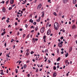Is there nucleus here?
<instances>
[{
    "instance_id": "obj_1",
    "label": "nucleus",
    "mask_w": 77,
    "mask_h": 77,
    "mask_svg": "<svg viewBox=\"0 0 77 77\" xmlns=\"http://www.w3.org/2000/svg\"><path fill=\"white\" fill-rule=\"evenodd\" d=\"M54 27L56 30H57L59 29V23L57 22H55L54 24Z\"/></svg>"
},
{
    "instance_id": "obj_2",
    "label": "nucleus",
    "mask_w": 77,
    "mask_h": 77,
    "mask_svg": "<svg viewBox=\"0 0 77 77\" xmlns=\"http://www.w3.org/2000/svg\"><path fill=\"white\" fill-rule=\"evenodd\" d=\"M51 33V30L50 29H49L47 32V35H49Z\"/></svg>"
},
{
    "instance_id": "obj_3",
    "label": "nucleus",
    "mask_w": 77,
    "mask_h": 77,
    "mask_svg": "<svg viewBox=\"0 0 77 77\" xmlns=\"http://www.w3.org/2000/svg\"><path fill=\"white\" fill-rule=\"evenodd\" d=\"M42 7V4H39L37 8V9H41V8Z\"/></svg>"
},
{
    "instance_id": "obj_4",
    "label": "nucleus",
    "mask_w": 77,
    "mask_h": 77,
    "mask_svg": "<svg viewBox=\"0 0 77 77\" xmlns=\"http://www.w3.org/2000/svg\"><path fill=\"white\" fill-rule=\"evenodd\" d=\"M45 30V28L43 27L41 30V32L42 33H43V32H44V30Z\"/></svg>"
},
{
    "instance_id": "obj_5",
    "label": "nucleus",
    "mask_w": 77,
    "mask_h": 77,
    "mask_svg": "<svg viewBox=\"0 0 77 77\" xmlns=\"http://www.w3.org/2000/svg\"><path fill=\"white\" fill-rule=\"evenodd\" d=\"M58 47H60V48H62V44H61L60 42H59L58 44Z\"/></svg>"
},
{
    "instance_id": "obj_6",
    "label": "nucleus",
    "mask_w": 77,
    "mask_h": 77,
    "mask_svg": "<svg viewBox=\"0 0 77 77\" xmlns=\"http://www.w3.org/2000/svg\"><path fill=\"white\" fill-rule=\"evenodd\" d=\"M57 75V73H56V72H54V73H53V77H56Z\"/></svg>"
},
{
    "instance_id": "obj_7",
    "label": "nucleus",
    "mask_w": 77,
    "mask_h": 77,
    "mask_svg": "<svg viewBox=\"0 0 77 77\" xmlns=\"http://www.w3.org/2000/svg\"><path fill=\"white\" fill-rule=\"evenodd\" d=\"M3 12H6V9L5 7H3L2 9Z\"/></svg>"
},
{
    "instance_id": "obj_8",
    "label": "nucleus",
    "mask_w": 77,
    "mask_h": 77,
    "mask_svg": "<svg viewBox=\"0 0 77 77\" xmlns=\"http://www.w3.org/2000/svg\"><path fill=\"white\" fill-rule=\"evenodd\" d=\"M14 0H11L10 1L11 4H13V3H14Z\"/></svg>"
},
{
    "instance_id": "obj_9",
    "label": "nucleus",
    "mask_w": 77,
    "mask_h": 77,
    "mask_svg": "<svg viewBox=\"0 0 77 77\" xmlns=\"http://www.w3.org/2000/svg\"><path fill=\"white\" fill-rule=\"evenodd\" d=\"M63 2L64 3H67L68 0H63Z\"/></svg>"
},
{
    "instance_id": "obj_10",
    "label": "nucleus",
    "mask_w": 77,
    "mask_h": 77,
    "mask_svg": "<svg viewBox=\"0 0 77 77\" xmlns=\"http://www.w3.org/2000/svg\"><path fill=\"white\" fill-rule=\"evenodd\" d=\"M72 47H70L69 49V52H71V51H72Z\"/></svg>"
},
{
    "instance_id": "obj_11",
    "label": "nucleus",
    "mask_w": 77,
    "mask_h": 77,
    "mask_svg": "<svg viewBox=\"0 0 77 77\" xmlns=\"http://www.w3.org/2000/svg\"><path fill=\"white\" fill-rule=\"evenodd\" d=\"M65 56L66 57H68V53H66L65 54Z\"/></svg>"
},
{
    "instance_id": "obj_12",
    "label": "nucleus",
    "mask_w": 77,
    "mask_h": 77,
    "mask_svg": "<svg viewBox=\"0 0 77 77\" xmlns=\"http://www.w3.org/2000/svg\"><path fill=\"white\" fill-rule=\"evenodd\" d=\"M77 2V0H73V4H75V3Z\"/></svg>"
},
{
    "instance_id": "obj_13",
    "label": "nucleus",
    "mask_w": 77,
    "mask_h": 77,
    "mask_svg": "<svg viewBox=\"0 0 77 77\" xmlns=\"http://www.w3.org/2000/svg\"><path fill=\"white\" fill-rule=\"evenodd\" d=\"M75 27H76V26L75 25H73V26H72V29H75Z\"/></svg>"
},
{
    "instance_id": "obj_14",
    "label": "nucleus",
    "mask_w": 77,
    "mask_h": 77,
    "mask_svg": "<svg viewBox=\"0 0 77 77\" xmlns=\"http://www.w3.org/2000/svg\"><path fill=\"white\" fill-rule=\"evenodd\" d=\"M29 22H31V23H32L33 22V20H32V19H30L29 20Z\"/></svg>"
},
{
    "instance_id": "obj_15",
    "label": "nucleus",
    "mask_w": 77,
    "mask_h": 77,
    "mask_svg": "<svg viewBox=\"0 0 77 77\" xmlns=\"http://www.w3.org/2000/svg\"><path fill=\"white\" fill-rule=\"evenodd\" d=\"M23 67H24V68L25 69V68H27V65H26V64H25L23 66Z\"/></svg>"
},
{
    "instance_id": "obj_16",
    "label": "nucleus",
    "mask_w": 77,
    "mask_h": 77,
    "mask_svg": "<svg viewBox=\"0 0 77 77\" xmlns=\"http://www.w3.org/2000/svg\"><path fill=\"white\" fill-rule=\"evenodd\" d=\"M38 26H36L35 28V31H37V30H38Z\"/></svg>"
},
{
    "instance_id": "obj_17",
    "label": "nucleus",
    "mask_w": 77,
    "mask_h": 77,
    "mask_svg": "<svg viewBox=\"0 0 77 77\" xmlns=\"http://www.w3.org/2000/svg\"><path fill=\"white\" fill-rule=\"evenodd\" d=\"M60 60V57H59L57 59V61H59V60Z\"/></svg>"
},
{
    "instance_id": "obj_18",
    "label": "nucleus",
    "mask_w": 77,
    "mask_h": 77,
    "mask_svg": "<svg viewBox=\"0 0 77 77\" xmlns=\"http://www.w3.org/2000/svg\"><path fill=\"white\" fill-rule=\"evenodd\" d=\"M57 53H58V54H59V49L57 50Z\"/></svg>"
},
{
    "instance_id": "obj_19",
    "label": "nucleus",
    "mask_w": 77,
    "mask_h": 77,
    "mask_svg": "<svg viewBox=\"0 0 77 77\" xmlns=\"http://www.w3.org/2000/svg\"><path fill=\"white\" fill-rule=\"evenodd\" d=\"M36 71H35L36 72H38L39 71H38V68H36Z\"/></svg>"
},
{
    "instance_id": "obj_20",
    "label": "nucleus",
    "mask_w": 77,
    "mask_h": 77,
    "mask_svg": "<svg viewBox=\"0 0 77 77\" xmlns=\"http://www.w3.org/2000/svg\"><path fill=\"white\" fill-rule=\"evenodd\" d=\"M29 52H27L26 54V55H29Z\"/></svg>"
},
{
    "instance_id": "obj_21",
    "label": "nucleus",
    "mask_w": 77,
    "mask_h": 77,
    "mask_svg": "<svg viewBox=\"0 0 77 77\" xmlns=\"http://www.w3.org/2000/svg\"><path fill=\"white\" fill-rule=\"evenodd\" d=\"M53 69L54 70H56V67H55V66H54V67Z\"/></svg>"
},
{
    "instance_id": "obj_22",
    "label": "nucleus",
    "mask_w": 77,
    "mask_h": 77,
    "mask_svg": "<svg viewBox=\"0 0 77 77\" xmlns=\"http://www.w3.org/2000/svg\"><path fill=\"white\" fill-rule=\"evenodd\" d=\"M68 62V60H66L65 61V63H67Z\"/></svg>"
},
{
    "instance_id": "obj_23",
    "label": "nucleus",
    "mask_w": 77,
    "mask_h": 77,
    "mask_svg": "<svg viewBox=\"0 0 77 77\" xmlns=\"http://www.w3.org/2000/svg\"><path fill=\"white\" fill-rule=\"evenodd\" d=\"M30 35V34H28L27 35V38H29V36Z\"/></svg>"
},
{
    "instance_id": "obj_24",
    "label": "nucleus",
    "mask_w": 77,
    "mask_h": 77,
    "mask_svg": "<svg viewBox=\"0 0 77 77\" xmlns=\"http://www.w3.org/2000/svg\"><path fill=\"white\" fill-rule=\"evenodd\" d=\"M54 15H55V16H57V14H56V12L54 13Z\"/></svg>"
},
{
    "instance_id": "obj_25",
    "label": "nucleus",
    "mask_w": 77,
    "mask_h": 77,
    "mask_svg": "<svg viewBox=\"0 0 77 77\" xmlns=\"http://www.w3.org/2000/svg\"><path fill=\"white\" fill-rule=\"evenodd\" d=\"M15 71L16 73H18V69H15Z\"/></svg>"
},
{
    "instance_id": "obj_26",
    "label": "nucleus",
    "mask_w": 77,
    "mask_h": 77,
    "mask_svg": "<svg viewBox=\"0 0 77 77\" xmlns=\"http://www.w3.org/2000/svg\"><path fill=\"white\" fill-rule=\"evenodd\" d=\"M40 19H37V20H36V21H37V22H38H38H39V21H40Z\"/></svg>"
},
{
    "instance_id": "obj_27",
    "label": "nucleus",
    "mask_w": 77,
    "mask_h": 77,
    "mask_svg": "<svg viewBox=\"0 0 77 77\" xmlns=\"http://www.w3.org/2000/svg\"><path fill=\"white\" fill-rule=\"evenodd\" d=\"M12 9V7H9L8 8V10H10Z\"/></svg>"
},
{
    "instance_id": "obj_28",
    "label": "nucleus",
    "mask_w": 77,
    "mask_h": 77,
    "mask_svg": "<svg viewBox=\"0 0 77 77\" xmlns=\"http://www.w3.org/2000/svg\"><path fill=\"white\" fill-rule=\"evenodd\" d=\"M5 18H6V17H3L2 18V20H5Z\"/></svg>"
},
{
    "instance_id": "obj_29",
    "label": "nucleus",
    "mask_w": 77,
    "mask_h": 77,
    "mask_svg": "<svg viewBox=\"0 0 77 77\" xmlns=\"http://www.w3.org/2000/svg\"><path fill=\"white\" fill-rule=\"evenodd\" d=\"M49 24V23H47L46 24V27H48V26Z\"/></svg>"
},
{
    "instance_id": "obj_30",
    "label": "nucleus",
    "mask_w": 77,
    "mask_h": 77,
    "mask_svg": "<svg viewBox=\"0 0 77 77\" xmlns=\"http://www.w3.org/2000/svg\"><path fill=\"white\" fill-rule=\"evenodd\" d=\"M9 0H8V1H7L6 2V5H8V3H9Z\"/></svg>"
},
{
    "instance_id": "obj_31",
    "label": "nucleus",
    "mask_w": 77,
    "mask_h": 77,
    "mask_svg": "<svg viewBox=\"0 0 77 77\" xmlns=\"http://www.w3.org/2000/svg\"><path fill=\"white\" fill-rule=\"evenodd\" d=\"M45 53H47V52H48V50L47 49H46L45 50Z\"/></svg>"
},
{
    "instance_id": "obj_32",
    "label": "nucleus",
    "mask_w": 77,
    "mask_h": 77,
    "mask_svg": "<svg viewBox=\"0 0 77 77\" xmlns=\"http://www.w3.org/2000/svg\"><path fill=\"white\" fill-rule=\"evenodd\" d=\"M6 56H8V57H11L9 56V55H8V54H7Z\"/></svg>"
},
{
    "instance_id": "obj_33",
    "label": "nucleus",
    "mask_w": 77,
    "mask_h": 77,
    "mask_svg": "<svg viewBox=\"0 0 77 77\" xmlns=\"http://www.w3.org/2000/svg\"><path fill=\"white\" fill-rule=\"evenodd\" d=\"M33 24H34V25H36V22H35L33 23Z\"/></svg>"
},
{
    "instance_id": "obj_34",
    "label": "nucleus",
    "mask_w": 77,
    "mask_h": 77,
    "mask_svg": "<svg viewBox=\"0 0 77 77\" xmlns=\"http://www.w3.org/2000/svg\"><path fill=\"white\" fill-rule=\"evenodd\" d=\"M43 38V39H45L46 38V36L44 35Z\"/></svg>"
},
{
    "instance_id": "obj_35",
    "label": "nucleus",
    "mask_w": 77,
    "mask_h": 77,
    "mask_svg": "<svg viewBox=\"0 0 77 77\" xmlns=\"http://www.w3.org/2000/svg\"><path fill=\"white\" fill-rule=\"evenodd\" d=\"M1 75H4V74H3V72H1Z\"/></svg>"
},
{
    "instance_id": "obj_36",
    "label": "nucleus",
    "mask_w": 77,
    "mask_h": 77,
    "mask_svg": "<svg viewBox=\"0 0 77 77\" xmlns=\"http://www.w3.org/2000/svg\"><path fill=\"white\" fill-rule=\"evenodd\" d=\"M27 27H28L27 24H25V27H26V28H27Z\"/></svg>"
},
{
    "instance_id": "obj_37",
    "label": "nucleus",
    "mask_w": 77,
    "mask_h": 77,
    "mask_svg": "<svg viewBox=\"0 0 77 77\" xmlns=\"http://www.w3.org/2000/svg\"><path fill=\"white\" fill-rule=\"evenodd\" d=\"M33 53H34L33 52V51H32L30 53H31V54H33Z\"/></svg>"
},
{
    "instance_id": "obj_38",
    "label": "nucleus",
    "mask_w": 77,
    "mask_h": 77,
    "mask_svg": "<svg viewBox=\"0 0 77 77\" xmlns=\"http://www.w3.org/2000/svg\"><path fill=\"white\" fill-rule=\"evenodd\" d=\"M63 39V37L62 36L60 38V39Z\"/></svg>"
},
{
    "instance_id": "obj_39",
    "label": "nucleus",
    "mask_w": 77,
    "mask_h": 77,
    "mask_svg": "<svg viewBox=\"0 0 77 77\" xmlns=\"http://www.w3.org/2000/svg\"><path fill=\"white\" fill-rule=\"evenodd\" d=\"M44 14H42V17H44Z\"/></svg>"
},
{
    "instance_id": "obj_40",
    "label": "nucleus",
    "mask_w": 77,
    "mask_h": 77,
    "mask_svg": "<svg viewBox=\"0 0 77 77\" xmlns=\"http://www.w3.org/2000/svg\"><path fill=\"white\" fill-rule=\"evenodd\" d=\"M22 62V61H20L19 62V65H20V63H21Z\"/></svg>"
},
{
    "instance_id": "obj_41",
    "label": "nucleus",
    "mask_w": 77,
    "mask_h": 77,
    "mask_svg": "<svg viewBox=\"0 0 77 77\" xmlns=\"http://www.w3.org/2000/svg\"><path fill=\"white\" fill-rule=\"evenodd\" d=\"M15 26H17V24H18V23H17L15 22Z\"/></svg>"
},
{
    "instance_id": "obj_42",
    "label": "nucleus",
    "mask_w": 77,
    "mask_h": 77,
    "mask_svg": "<svg viewBox=\"0 0 77 77\" xmlns=\"http://www.w3.org/2000/svg\"><path fill=\"white\" fill-rule=\"evenodd\" d=\"M14 41V39H11V42H12Z\"/></svg>"
},
{
    "instance_id": "obj_43",
    "label": "nucleus",
    "mask_w": 77,
    "mask_h": 77,
    "mask_svg": "<svg viewBox=\"0 0 77 77\" xmlns=\"http://www.w3.org/2000/svg\"><path fill=\"white\" fill-rule=\"evenodd\" d=\"M66 75L67 77H68V75H69V74H68V73H66Z\"/></svg>"
},
{
    "instance_id": "obj_44",
    "label": "nucleus",
    "mask_w": 77,
    "mask_h": 77,
    "mask_svg": "<svg viewBox=\"0 0 77 77\" xmlns=\"http://www.w3.org/2000/svg\"><path fill=\"white\" fill-rule=\"evenodd\" d=\"M27 76L28 77H30V74H28L27 75Z\"/></svg>"
},
{
    "instance_id": "obj_45",
    "label": "nucleus",
    "mask_w": 77,
    "mask_h": 77,
    "mask_svg": "<svg viewBox=\"0 0 77 77\" xmlns=\"http://www.w3.org/2000/svg\"><path fill=\"white\" fill-rule=\"evenodd\" d=\"M32 42L33 43H35V40H33L32 41Z\"/></svg>"
},
{
    "instance_id": "obj_46",
    "label": "nucleus",
    "mask_w": 77,
    "mask_h": 77,
    "mask_svg": "<svg viewBox=\"0 0 77 77\" xmlns=\"http://www.w3.org/2000/svg\"><path fill=\"white\" fill-rule=\"evenodd\" d=\"M2 3L3 4H4L5 3V1H3L2 2Z\"/></svg>"
},
{
    "instance_id": "obj_47",
    "label": "nucleus",
    "mask_w": 77,
    "mask_h": 77,
    "mask_svg": "<svg viewBox=\"0 0 77 77\" xmlns=\"http://www.w3.org/2000/svg\"><path fill=\"white\" fill-rule=\"evenodd\" d=\"M15 6V5L14 4V5H12L11 6H12V7H14V6Z\"/></svg>"
},
{
    "instance_id": "obj_48",
    "label": "nucleus",
    "mask_w": 77,
    "mask_h": 77,
    "mask_svg": "<svg viewBox=\"0 0 77 77\" xmlns=\"http://www.w3.org/2000/svg\"><path fill=\"white\" fill-rule=\"evenodd\" d=\"M63 42L61 41L60 42V44H63Z\"/></svg>"
},
{
    "instance_id": "obj_49",
    "label": "nucleus",
    "mask_w": 77,
    "mask_h": 77,
    "mask_svg": "<svg viewBox=\"0 0 77 77\" xmlns=\"http://www.w3.org/2000/svg\"><path fill=\"white\" fill-rule=\"evenodd\" d=\"M6 21L7 22V23H9V20H7Z\"/></svg>"
},
{
    "instance_id": "obj_50",
    "label": "nucleus",
    "mask_w": 77,
    "mask_h": 77,
    "mask_svg": "<svg viewBox=\"0 0 77 77\" xmlns=\"http://www.w3.org/2000/svg\"><path fill=\"white\" fill-rule=\"evenodd\" d=\"M17 35H20V32H18L17 33Z\"/></svg>"
},
{
    "instance_id": "obj_51",
    "label": "nucleus",
    "mask_w": 77,
    "mask_h": 77,
    "mask_svg": "<svg viewBox=\"0 0 77 77\" xmlns=\"http://www.w3.org/2000/svg\"><path fill=\"white\" fill-rule=\"evenodd\" d=\"M47 59H48V58H46L45 60V62H46Z\"/></svg>"
},
{
    "instance_id": "obj_52",
    "label": "nucleus",
    "mask_w": 77,
    "mask_h": 77,
    "mask_svg": "<svg viewBox=\"0 0 77 77\" xmlns=\"http://www.w3.org/2000/svg\"><path fill=\"white\" fill-rule=\"evenodd\" d=\"M35 40L36 41H38V39H37V38H36L35 39Z\"/></svg>"
},
{
    "instance_id": "obj_53",
    "label": "nucleus",
    "mask_w": 77,
    "mask_h": 77,
    "mask_svg": "<svg viewBox=\"0 0 77 77\" xmlns=\"http://www.w3.org/2000/svg\"><path fill=\"white\" fill-rule=\"evenodd\" d=\"M33 26H31L30 27V28H31V29H32V28H33Z\"/></svg>"
},
{
    "instance_id": "obj_54",
    "label": "nucleus",
    "mask_w": 77,
    "mask_h": 77,
    "mask_svg": "<svg viewBox=\"0 0 77 77\" xmlns=\"http://www.w3.org/2000/svg\"><path fill=\"white\" fill-rule=\"evenodd\" d=\"M51 1V0H48V2H50V3H51V2L50 1Z\"/></svg>"
},
{
    "instance_id": "obj_55",
    "label": "nucleus",
    "mask_w": 77,
    "mask_h": 77,
    "mask_svg": "<svg viewBox=\"0 0 77 77\" xmlns=\"http://www.w3.org/2000/svg\"><path fill=\"white\" fill-rule=\"evenodd\" d=\"M4 45L5 47H6V43H5Z\"/></svg>"
},
{
    "instance_id": "obj_56",
    "label": "nucleus",
    "mask_w": 77,
    "mask_h": 77,
    "mask_svg": "<svg viewBox=\"0 0 77 77\" xmlns=\"http://www.w3.org/2000/svg\"><path fill=\"white\" fill-rule=\"evenodd\" d=\"M25 10H26V9H25V8H24L23 9H22V11H25Z\"/></svg>"
},
{
    "instance_id": "obj_57",
    "label": "nucleus",
    "mask_w": 77,
    "mask_h": 77,
    "mask_svg": "<svg viewBox=\"0 0 77 77\" xmlns=\"http://www.w3.org/2000/svg\"><path fill=\"white\" fill-rule=\"evenodd\" d=\"M17 14H19V15H20V14H21V13H20L19 12H17Z\"/></svg>"
},
{
    "instance_id": "obj_58",
    "label": "nucleus",
    "mask_w": 77,
    "mask_h": 77,
    "mask_svg": "<svg viewBox=\"0 0 77 77\" xmlns=\"http://www.w3.org/2000/svg\"><path fill=\"white\" fill-rule=\"evenodd\" d=\"M48 62L49 63H50V62H51V61H50V60H49Z\"/></svg>"
},
{
    "instance_id": "obj_59",
    "label": "nucleus",
    "mask_w": 77,
    "mask_h": 77,
    "mask_svg": "<svg viewBox=\"0 0 77 77\" xmlns=\"http://www.w3.org/2000/svg\"><path fill=\"white\" fill-rule=\"evenodd\" d=\"M64 17H65V16H64V15L62 16V18H64Z\"/></svg>"
},
{
    "instance_id": "obj_60",
    "label": "nucleus",
    "mask_w": 77,
    "mask_h": 77,
    "mask_svg": "<svg viewBox=\"0 0 77 77\" xmlns=\"http://www.w3.org/2000/svg\"><path fill=\"white\" fill-rule=\"evenodd\" d=\"M31 32L33 33V32H34V30H32L31 31Z\"/></svg>"
},
{
    "instance_id": "obj_61",
    "label": "nucleus",
    "mask_w": 77,
    "mask_h": 77,
    "mask_svg": "<svg viewBox=\"0 0 77 77\" xmlns=\"http://www.w3.org/2000/svg\"><path fill=\"white\" fill-rule=\"evenodd\" d=\"M52 56H54V54H52Z\"/></svg>"
},
{
    "instance_id": "obj_62",
    "label": "nucleus",
    "mask_w": 77,
    "mask_h": 77,
    "mask_svg": "<svg viewBox=\"0 0 77 77\" xmlns=\"http://www.w3.org/2000/svg\"><path fill=\"white\" fill-rule=\"evenodd\" d=\"M63 53H64L63 51H62L61 52V54H63Z\"/></svg>"
},
{
    "instance_id": "obj_63",
    "label": "nucleus",
    "mask_w": 77,
    "mask_h": 77,
    "mask_svg": "<svg viewBox=\"0 0 77 77\" xmlns=\"http://www.w3.org/2000/svg\"><path fill=\"white\" fill-rule=\"evenodd\" d=\"M57 68H59V66H57Z\"/></svg>"
},
{
    "instance_id": "obj_64",
    "label": "nucleus",
    "mask_w": 77,
    "mask_h": 77,
    "mask_svg": "<svg viewBox=\"0 0 77 77\" xmlns=\"http://www.w3.org/2000/svg\"><path fill=\"white\" fill-rule=\"evenodd\" d=\"M35 18H37V15H36L35 16Z\"/></svg>"
}]
</instances>
